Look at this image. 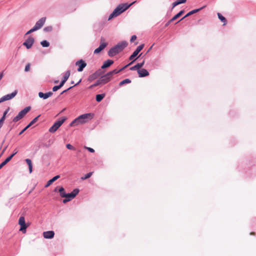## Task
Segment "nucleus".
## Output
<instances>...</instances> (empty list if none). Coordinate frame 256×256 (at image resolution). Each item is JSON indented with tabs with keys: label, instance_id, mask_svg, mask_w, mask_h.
<instances>
[{
	"label": "nucleus",
	"instance_id": "f257e3e1",
	"mask_svg": "<svg viewBox=\"0 0 256 256\" xmlns=\"http://www.w3.org/2000/svg\"><path fill=\"white\" fill-rule=\"evenodd\" d=\"M94 116L92 113L82 114L73 120L70 124V126H74L80 124L86 123L89 120H92Z\"/></svg>",
	"mask_w": 256,
	"mask_h": 256
},
{
	"label": "nucleus",
	"instance_id": "f03ea898",
	"mask_svg": "<svg viewBox=\"0 0 256 256\" xmlns=\"http://www.w3.org/2000/svg\"><path fill=\"white\" fill-rule=\"evenodd\" d=\"M128 44V42L125 40L118 42L116 45L109 50L108 52V56L110 57L114 56L126 48Z\"/></svg>",
	"mask_w": 256,
	"mask_h": 256
},
{
	"label": "nucleus",
	"instance_id": "7ed1b4c3",
	"mask_svg": "<svg viewBox=\"0 0 256 256\" xmlns=\"http://www.w3.org/2000/svg\"><path fill=\"white\" fill-rule=\"evenodd\" d=\"M136 1H134L130 4H119L113 11L117 16H119L123 12L127 10L131 6L136 3Z\"/></svg>",
	"mask_w": 256,
	"mask_h": 256
},
{
	"label": "nucleus",
	"instance_id": "20e7f679",
	"mask_svg": "<svg viewBox=\"0 0 256 256\" xmlns=\"http://www.w3.org/2000/svg\"><path fill=\"white\" fill-rule=\"evenodd\" d=\"M30 109L31 107L30 106H28L24 108L18 112V114L14 118L12 122H16L19 120L22 119L25 116V115L30 110Z\"/></svg>",
	"mask_w": 256,
	"mask_h": 256
},
{
	"label": "nucleus",
	"instance_id": "39448f33",
	"mask_svg": "<svg viewBox=\"0 0 256 256\" xmlns=\"http://www.w3.org/2000/svg\"><path fill=\"white\" fill-rule=\"evenodd\" d=\"M66 120L65 117H62V119L56 121L54 124L49 128L48 131L51 133H54L62 124Z\"/></svg>",
	"mask_w": 256,
	"mask_h": 256
},
{
	"label": "nucleus",
	"instance_id": "423d86ee",
	"mask_svg": "<svg viewBox=\"0 0 256 256\" xmlns=\"http://www.w3.org/2000/svg\"><path fill=\"white\" fill-rule=\"evenodd\" d=\"M144 47V44H142L138 46L136 50L132 52V54L129 57V60L132 61H135L136 58H135L137 56L138 53L142 50Z\"/></svg>",
	"mask_w": 256,
	"mask_h": 256
},
{
	"label": "nucleus",
	"instance_id": "0eeeda50",
	"mask_svg": "<svg viewBox=\"0 0 256 256\" xmlns=\"http://www.w3.org/2000/svg\"><path fill=\"white\" fill-rule=\"evenodd\" d=\"M34 42V38L31 36H30L23 43V45L26 48L30 49L32 48Z\"/></svg>",
	"mask_w": 256,
	"mask_h": 256
},
{
	"label": "nucleus",
	"instance_id": "6e6552de",
	"mask_svg": "<svg viewBox=\"0 0 256 256\" xmlns=\"http://www.w3.org/2000/svg\"><path fill=\"white\" fill-rule=\"evenodd\" d=\"M206 6H204L200 8H196V9H194V10H193L190 12H189L188 13H187L184 17H182L180 20H178V22H176V24L178 23V22H180V21L182 20H184V18H186V17H188L194 14H196V12H199L201 10H202V9H204Z\"/></svg>",
	"mask_w": 256,
	"mask_h": 256
},
{
	"label": "nucleus",
	"instance_id": "1a4fd4ad",
	"mask_svg": "<svg viewBox=\"0 0 256 256\" xmlns=\"http://www.w3.org/2000/svg\"><path fill=\"white\" fill-rule=\"evenodd\" d=\"M104 39L103 38H100V46L96 48L94 50V54H99L102 50H103L106 46H107V43L104 42H102V40H104Z\"/></svg>",
	"mask_w": 256,
	"mask_h": 256
},
{
	"label": "nucleus",
	"instance_id": "9d476101",
	"mask_svg": "<svg viewBox=\"0 0 256 256\" xmlns=\"http://www.w3.org/2000/svg\"><path fill=\"white\" fill-rule=\"evenodd\" d=\"M46 20V17H42L41 18H40L38 21L36 22L34 26V29L36 28V30H38L40 28H42V26L44 25Z\"/></svg>",
	"mask_w": 256,
	"mask_h": 256
},
{
	"label": "nucleus",
	"instance_id": "9b49d317",
	"mask_svg": "<svg viewBox=\"0 0 256 256\" xmlns=\"http://www.w3.org/2000/svg\"><path fill=\"white\" fill-rule=\"evenodd\" d=\"M76 65L78 66V71L79 72H82L84 68L86 66V63L82 59L78 60L76 62Z\"/></svg>",
	"mask_w": 256,
	"mask_h": 256
},
{
	"label": "nucleus",
	"instance_id": "f8f14e48",
	"mask_svg": "<svg viewBox=\"0 0 256 256\" xmlns=\"http://www.w3.org/2000/svg\"><path fill=\"white\" fill-rule=\"evenodd\" d=\"M102 74V72L99 70L95 72L94 74H90L88 78V81L92 82L94 80L98 78L100 76H101Z\"/></svg>",
	"mask_w": 256,
	"mask_h": 256
},
{
	"label": "nucleus",
	"instance_id": "ddd939ff",
	"mask_svg": "<svg viewBox=\"0 0 256 256\" xmlns=\"http://www.w3.org/2000/svg\"><path fill=\"white\" fill-rule=\"evenodd\" d=\"M112 77L110 76L108 72L106 74L102 76L100 78V81L102 84H106L109 82L112 79Z\"/></svg>",
	"mask_w": 256,
	"mask_h": 256
},
{
	"label": "nucleus",
	"instance_id": "4468645a",
	"mask_svg": "<svg viewBox=\"0 0 256 256\" xmlns=\"http://www.w3.org/2000/svg\"><path fill=\"white\" fill-rule=\"evenodd\" d=\"M40 116V115H38L35 118H34L18 134V135L22 134L28 128H29L32 124H35L38 120V118Z\"/></svg>",
	"mask_w": 256,
	"mask_h": 256
},
{
	"label": "nucleus",
	"instance_id": "2eb2a0df",
	"mask_svg": "<svg viewBox=\"0 0 256 256\" xmlns=\"http://www.w3.org/2000/svg\"><path fill=\"white\" fill-rule=\"evenodd\" d=\"M18 152L17 151H16L15 152H13L12 154H10L9 156H8L3 162H2L0 164V170L7 163H8L12 159V158L15 156V154H16Z\"/></svg>",
	"mask_w": 256,
	"mask_h": 256
},
{
	"label": "nucleus",
	"instance_id": "dca6fc26",
	"mask_svg": "<svg viewBox=\"0 0 256 256\" xmlns=\"http://www.w3.org/2000/svg\"><path fill=\"white\" fill-rule=\"evenodd\" d=\"M137 72L138 74V76L140 78L146 77L149 75L148 72L144 68H141L140 70H138Z\"/></svg>",
	"mask_w": 256,
	"mask_h": 256
},
{
	"label": "nucleus",
	"instance_id": "f3484780",
	"mask_svg": "<svg viewBox=\"0 0 256 256\" xmlns=\"http://www.w3.org/2000/svg\"><path fill=\"white\" fill-rule=\"evenodd\" d=\"M54 232L52 230H49L43 232V236L45 238L51 239L54 237Z\"/></svg>",
	"mask_w": 256,
	"mask_h": 256
},
{
	"label": "nucleus",
	"instance_id": "a211bd4d",
	"mask_svg": "<svg viewBox=\"0 0 256 256\" xmlns=\"http://www.w3.org/2000/svg\"><path fill=\"white\" fill-rule=\"evenodd\" d=\"M53 93L52 92H48L44 93L42 92H38V96L40 98H43L44 100H46L49 97L51 96L52 95Z\"/></svg>",
	"mask_w": 256,
	"mask_h": 256
},
{
	"label": "nucleus",
	"instance_id": "6ab92c4d",
	"mask_svg": "<svg viewBox=\"0 0 256 256\" xmlns=\"http://www.w3.org/2000/svg\"><path fill=\"white\" fill-rule=\"evenodd\" d=\"M144 62H145V61H144V60L142 62L138 63L134 66L130 67V70H136L138 71V70L141 69L140 68L144 66Z\"/></svg>",
	"mask_w": 256,
	"mask_h": 256
},
{
	"label": "nucleus",
	"instance_id": "aec40b11",
	"mask_svg": "<svg viewBox=\"0 0 256 256\" xmlns=\"http://www.w3.org/2000/svg\"><path fill=\"white\" fill-rule=\"evenodd\" d=\"M70 71L67 70L65 72V74L63 76V78L60 84L62 86L64 85L65 82L67 81L68 78L70 77Z\"/></svg>",
	"mask_w": 256,
	"mask_h": 256
},
{
	"label": "nucleus",
	"instance_id": "412c9836",
	"mask_svg": "<svg viewBox=\"0 0 256 256\" xmlns=\"http://www.w3.org/2000/svg\"><path fill=\"white\" fill-rule=\"evenodd\" d=\"M114 60H108L104 62L103 64L101 66V68L104 69L107 68H108L112 64H114Z\"/></svg>",
	"mask_w": 256,
	"mask_h": 256
},
{
	"label": "nucleus",
	"instance_id": "4be33fe9",
	"mask_svg": "<svg viewBox=\"0 0 256 256\" xmlns=\"http://www.w3.org/2000/svg\"><path fill=\"white\" fill-rule=\"evenodd\" d=\"M10 107H8L4 112L2 116L0 119V128L2 127L4 122L6 119V115L10 110Z\"/></svg>",
	"mask_w": 256,
	"mask_h": 256
},
{
	"label": "nucleus",
	"instance_id": "5701e85b",
	"mask_svg": "<svg viewBox=\"0 0 256 256\" xmlns=\"http://www.w3.org/2000/svg\"><path fill=\"white\" fill-rule=\"evenodd\" d=\"M60 177V176L59 175H56V176H54L52 178H51L50 180H49L48 181L46 185L45 186V187L46 188V187L49 186L54 182H55L56 180H57Z\"/></svg>",
	"mask_w": 256,
	"mask_h": 256
},
{
	"label": "nucleus",
	"instance_id": "b1692460",
	"mask_svg": "<svg viewBox=\"0 0 256 256\" xmlns=\"http://www.w3.org/2000/svg\"><path fill=\"white\" fill-rule=\"evenodd\" d=\"M17 94L18 91L16 90H15L11 94L5 95L4 96L6 97V100H8L13 98Z\"/></svg>",
	"mask_w": 256,
	"mask_h": 256
},
{
	"label": "nucleus",
	"instance_id": "393cba45",
	"mask_svg": "<svg viewBox=\"0 0 256 256\" xmlns=\"http://www.w3.org/2000/svg\"><path fill=\"white\" fill-rule=\"evenodd\" d=\"M184 10H181L177 14H176L170 20V22H172L174 20H176L177 18H180L184 13Z\"/></svg>",
	"mask_w": 256,
	"mask_h": 256
},
{
	"label": "nucleus",
	"instance_id": "a878e982",
	"mask_svg": "<svg viewBox=\"0 0 256 256\" xmlns=\"http://www.w3.org/2000/svg\"><path fill=\"white\" fill-rule=\"evenodd\" d=\"M218 16L220 20L224 22V26L226 25L227 22L226 19L224 16L220 13L218 12Z\"/></svg>",
	"mask_w": 256,
	"mask_h": 256
},
{
	"label": "nucleus",
	"instance_id": "bb28decb",
	"mask_svg": "<svg viewBox=\"0 0 256 256\" xmlns=\"http://www.w3.org/2000/svg\"><path fill=\"white\" fill-rule=\"evenodd\" d=\"M25 160L26 164H28L30 173H32V160L29 158H26Z\"/></svg>",
	"mask_w": 256,
	"mask_h": 256
},
{
	"label": "nucleus",
	"instance_id": "cd10ccee",
	"mask_svg": "<svg viewBox=\"0 0 256 256\" xmlns=\"http://www.w3.org/2000/svg\"><path fill=\"white\" fill-rule=\"evenodd\" d=\"M58 192L61 197L64 198V196H66V193L65 192L64 188L62 186H60L58 188Z\"/></svg>",
	"mask_w": 256,
	"mask_h": 256
},
{
	"label": "nucleus",
	"instance_id": "c85d7f7f",
	"mask_svg": "<svg viewBox=\"0 0 256 256\" xmlns=\"http://www.w3.org/2000/svg\"><path fill=\"white\" fill-rule=\"evenodd\" d=\"M104 96H105L104 94H96V101L98 102H101L102 100L104 98Z\"/></svg>",
	"mask_w": 256,
	"mask_h": 256
},
{
	"label": "nucleus",
	"instance_id": "c756f323",
	"mask_svg": "<svg viewBox=\"0 0 256 256\" xmlns=\"http://www.w3.org/2000/svg\"><path fill=\"white\" fill-rule=\"evenodd\" d=\"M131 82V80L129 78H126L124 80H123L121 81L120 83H119V86H122L123 85L125 84H130Z\"/></svg>",
	"mask_w": 256,
	"mask_h": 256
},
{
	"label": "nucleus",
	"instance_id": "7c9ffc66",
	"mask_svg": "<svg viewBox=\"0 0 256 256\" xmlns=\"http://www.w3.org/2000/svg\"><path fill=\"white\" fill-rule=\"evenodd\" d=\"M18 224L20 226L26 224L25 222L24 217L23 216H21L18 220Z\"/></svg>",
	"mask_w": 256,
	"mask_h": 256
},
{
	"label": "nucleus",
	"instance_id": "2f4dec72",
	"mask_svg": "<svg viewBox=\"0 0 256 256\" xmlns=\"http://www.w3.org/2000/svg\"><path fill=\"white\" fill-rule=\"evenodd\" d=\"M40 44L42 47L47 48L50 46V42L46 40H44L40 42Z\"/></svg>",
	"mask_w": 256,
	"mask_h": 256
},
{
	"label": "nucleus",
	"instance_id": "473e14b6",
	"mask_svg": "<svg viewBox=\"0 0 256 256\" xmlns=\"http://www.w3.org/2000/svg\"><path fill=\"white\" fill-rule=\"evenodd\" d=\"M28 224L20 226V231H22L23 233L26 232V229L28 227Z\"/></svg>",
	"mask_w": 256,
	"mask_h": 256
},
{
	"label": "nucleus",
	"instance_id": "72a5a7b5",
	"mask_svg": "<svg viewBox=\"0 0 256 256\" xmlns=\"http://www.w3.org/2000/svg\"><path fill=\"white\" fill-rule=\"evenodd\" d=\"M100 84H102L100 81V80H98L94 84H92L91 86H90L89 88H92L94 87H96V86H97Z\"/></svg>",
	"mask_w": 256,
	"mask_h": 256
},
{
	"label": "nucleus",
	"instance_id": "f704fd0d",
	"mask_svg": "<svg viewBox=\"0 0 256 256\" xmlns=\"http://www.w3.org/2000/svg\"><path fill=\"white\" fill-rule=\"evenodd\" d=\"M120 72L119 70H117L116 69L112 71L108 72L110 76L112 78V76L115 74H117Z\"/></svg>",
	"mask_w": 256,
	"mask_h": 256
},
{
	"label": "nucleus",
	"instance_id": "c9c22d12",
	"mask_svg": "<svg viewBox=\"0 0 256 256\" xmlns=\"http://www.w3.org/2000/svg\"><path fill=\"white\" fill-rule=\"evenodd\" d=\"M52 26H46L44 28V32H50L52 30Z\"/></svg>",
	"mask_w": 256,
	"mask_h": 256
},
{
	"label": "nucleus",
	"instance_id": "e433bc0d",
	"mask_svg": "<svg viewBox=\"0 0 256 256\" xmlns=\"http://www.w3.org/2000/svg\"><path fill=\"white\" fill-rule=\"evenodd\" d=\"M80 192V190L78 188H75L74 189L72 192L71 193L72 194V196H74V198L76 195L78 194Z\"/></svg>",
	"mask_w": 256,
	"mask_h": 256
},
{
	"label": "nucleus",
	"instance_id": "4c0bfd02",
	"mask_svg": "<svg viewBox=\"0 0 256 256\" xmlns=\"http://www.w3.org/2000/svg\"><path fill=\"white\" fill-rule=\"evenodd\" d=\"M92 172H90L86 174L84 176V177H82V180L88 179V178H90L92 176Z\"/></svg>",
	"mask_w": 256,
	"mask_h": 256
},
{
	"label": "nucleus",
	"instance_id": "58836bf2",
	"mask_svg": "<svg viewBox=\"0 0 256 256\" xmlns=\"http://www.w3.org/2000/svg\"><path fill=\"white\" fill-rule=\"evenodd\" d=\"M64 198L70 199V200H71L72 199L74 198L72 196V194L71 192L68 193V194L66 193V196H64Z\"/></svg>",
	"mask_w": 256,
	"mask_h": 256
},
{
	"label": "nucleus",
	"instance_id": "ea45409f",
	"mask_svg": "<svg viewBox=\"0 0 256 256\" xmlns=\"http://www.w3.org/2000/svg\"><path fill=\"white\" fill-rule=\"evenodd\" d=\"M62 87V86L59 84L58 85V86H54L53 88H52V91L53 92H56L58 90L60 89Z\"/></svg>",
	"mask_w": 256,
	"mask_h": 256
},
{
	"label": "nucleus",
	"instance_id": "a19ab883",
	"mask_svg": "<svg viewBox=\"0 0 256 256\" xmlns=\"http://www.w3.org/2000/svg\"><path fill=\"white\" fill-rule=\"evenodd\" d=\"M66 148L70 150H76L75 148L70 144H66Z\"/></svg>",
	"mask_w": 256,
	"mask_h": 256
},
{
	"label": "nucleus",
	"instance_id": "79ce46f5",
	"mask_svg": "<svg viewBox=\"0 0 256 256\" xmlns=\"http://www.w3.org/2000/svg\"><path fill=\"white\" fill-rule=\"evenodd\" d=\"M36 30H37L36 28L34 29V28L33 27L32 28H31L30 30L26 32V35L29 34Z\"/></svg>",
	"mask_w": 256,
	"mask_h": 256
},
{
	"label": "nucleus",
	"instance_id": "37998d69",
	"mask_svg": "<svg viewBox=\"0 0 256 256\" xmlns=\"http://www.w3.org/2000/svg\"><path fill=\"white\" fill-rule=\"evenodd\" d=\"M134 62V61H132L130 63H129L128 64L126 65L125 66H124V67L122 68H120L119 70V71L120 72L122 71L123 70H124L126 68H127L128 66H130V64H132V63Z\"/></svg>",
	"mask_w": 256,
	"mask_h": 256
},
{
	"label": "nucleus",
	"instance_id": "c03bdc74",
	"mask_svg": "<svg viewBox=\"0 0 256 256\" xmlns=\"http://www.w3.org/2000/svg\"><path fill=\"white\" fill-rule=\"evenodd\" d=\"M116 16L115 14V13L112 12V13L110 14V15L109 16L108 18V20H112L113 18H114Z\"/></svg>",
	"mask_w": 256,
	"mask_h": 256
},
{
	"label": "nucleus",
	"instance_id": "a18cd8bd",
	"mask_svg": "<svg viewBox=\"0 0 256 256\" xmlns=\"http://www.w3.org/2000/svg\"><path fill=\"white\" fill-rule=\"evenodd\" d=\"M30 64H28L25 67L24 71L26 72H27L30 70Z\"/></svg>",
	"mask_w": 256,
	"mask_h": 256
},
{
	"label": "nucleus",
	"instance_id": "49530a36",
	"mask_svg": "<svg viewBox=\"0 0 256 256\" xmlns=\"http://www.w3.org/2000/svg\"><path fill=\"white\" fill-rule=\"evenodd\" d=\"M85 148H86L88 152H94V149H93L92 148H90V147H86V146H85L84 147Z\"/></svg>",
	"mask_w": 256,
	"mask_h": 256
},
{
	"label": "nucleus",
	"instance_id": "de8ad7c7",
	"mask_svg": "<svg viewBox=\"0 0 256 256\" xmlns=\"http://www.w3.org/2000/svg\"><path fill=\"white\" fill-rule=\"evenodd\" d=\"M178 5L182 4H184L186 2V0H176Z\"/></svg>",
	"mask_w": 256,
	"mask_h": 256
},
{
	"label": "nucleus",
	"instance_id": "09e8293b",
	"mask_svg": "<svg viewBox=\"0 0 256 256\" xmlns=\"http://www.w3.org/2000/svg\"><path fill=\"white\" fill-rule=\"evenodd\" d=\"M74 86H70V88H67L66 90H64V91H62L61 93H60V94H63L66 92H68V90H70L72 89V88H74Z\"/></svg>",
	"mask_w": 256,
	"mask_h": 256
},
{
	"label": "nucleus",
	"instance_id": "8fccbe9b",
	"mask_svg": "<svg viewBox=\"0 0 256 256\" xmlns=\"http://www.w3.org/2000/svg\"><path fill=\"white\" fill-rule=\"evenodd\" d=\"M136 39V35H133L132 36V37L130 38V42H132L134 40H135Z\"/></svg>",
	"mask_w": 256,
	"mask_h": 256
},
{
	"label": "nucleus",
	"instance_id": "3c124183",
	"mask_svg": "<svg viewBox=\"0 0 256 256\" xmlns=\"http://www.w3.org/2000/svg\"><path fill=\"white\" fill-rule=\"evenodd\" d=\"M69 201H70V199H68V198H65L63 200L62 202H63V203L66 204Z\"/></svg>",
	"mask_w": 256,
	"mask_h": 256
},
{
	"label": "nucleus",
	"instance_id": "603ef678",
	"mask_svg": "<svg viewBox=\"0 0 256 256\" xmlns=\"http://www.w3.org/2000/svg\"><path fill=\"white\" fill-rule=\"evenodd\" d=\"M172 5V8H174L175 6H176L178 5L177 2L176 1L174 2H173Z\"/></svg>",
	"mask_w": 256,
	"mask_h": 256
},
{
	"label": "nucleus",
	"instance_id": "864d4df0",
	"mask_svg": "<svg viewBox=\"0 0 256 256\" xmlns=\"http://www.w3.org/2000/svg\"><path fill=\"white\" fill-rule=\"evenodd\" d=\"M153 46H154V44H152V46H151L148 48V50H147V52H146V54H148V52H149L152 49V48Z\"/></svg>",
	"mask_w": 256,
	"mask_h": 256
},
{
	"label": "nucleus",
	"instance_id": "5fc2aeb1",
	"mask_svg": "<svg viewBox=\"0 0 256 256\" xmlns=\"http://www.w3.org/2000/svg\"><path fill=\"white\" fill-rule=\"evenodd\" d=\"M6 97H5L4 96L1 98V99H2V102L6 100Z\"/></svg>",
	"mask_w": 256,
	"mask_h": 256
},
{
	"label": "nucleus",
	"instance_id": "6e6d98bb",
	"mask_svg": "<svg viewBox=\"0 0 256 256\" xmlns=\"http://www.w3.org/2000/svg\"><path fill=\"white\" fill-rule=\"evenodd\" d=\"M81 82H82V79H80L79 80V81H78V82L74 86H78V84H79Z\"/></svg>",
	"mask_w": 256,
	"mask_h": 256
},
{
	"label": "nucleus",
	"instance_id": "4d7b16f0",
	"mask_svg": "<svg viewBox=\"0 0 256 256\" xmlns=\"http://www.w3.org/2000/svg\"><path fill=\"white\" fill-rule=\"evenodd\" d=\"M4 76V74H3V72H1L0 73V80H2V78Z\"/></svg>",
	"mask_w": 256,
	"mask_h": 256
},
{
	"label": "nucleus",
	"instance_id": "13d9d810",
	"mask_svg": "<svg viewBox=\"0 0 256 256\" xmlns=\"http://www.w3.org/2000/svg\"><path fill=\"white\" fill-rule=\"evenodd\" d=\"M60 188V187H58V186L56 187V188H55V189L54 190V191L55 192H58V188Z\"/></svg>",
	"mask_w": 256,
	"mask_h": 256
},
{
	"label": "nucleus",
	"instance_id": "bf43d9fd",
	"mask_svg": "<svg viewBox=\"0 0 256 256\" xmlns=\"http://www.w3.org/2000/svg\"><path fill=\"white\" fill-rule=\"evenodd\" d=\"M7 148H8V146H6L5 148H4V150H2V153H3V152L6 150Z\"/></svg>",
	"mask_w": 256,
	"mask_h": 256
},
{
	"label": "nucleus",
	"instance_id": "052dcab7",
	"mask_svg": "<svg viewBox=\"0 0 256 256\" xmlns=\"http://www.w3.org/2000/svg\"><path fill=\"white\" fill-rule=\"evenodd\" d=\"M171 22H170V20L166 24V26H167L169 25V24Z\"/></svg>",
	"mask_w": 256,
	"mask_h": 256
},
{
	"label": "nucleus",
	"instance_id": "680f3d73",
	"mask_svg": "<svg viewBox=\"0 0 256 256\" xmlns=\"http://www.w3.org/2000/svg\"><path fill=\"white\" fill-rule=\"evenodd\" d=\"M250 235L254 236L255 235V232H251L250 233Z\"/></svg>",
	"mask_w": 256,
	"mask_h": 256
},
{
	"label": "nucleus",
	"instance_id": "e2e57ef3",
	"mask_svg": "<svg viewBox=\"0 0 256 256\" xmlns=\"http://www.w3.org/2000/svg\"><path fill=\"white\" fill-rule=\"evenodd\" d=\"M58 80H55V81L54 82L55 84H57V83H58Z\"/></svg>",
	"mask_w": 256,
	"mask_h": 256
},
{
	"label": "nucleus",
	"instance_id": "0e129e2a",
	"mask_svg": "<svg viewBox=\"0 0 256 256\" xmlns=\"http://www.w3.org/2000/svg\"><path fill=\"white\" fill-rule=\"evenodd\" d=\"M2 102V99H1V98H0V103H1Z\"/></svg>",
	"mask_w": 256,
	"mask_h": 256
},
{
	"label": "nucleus",
	"instance_id": "69168bd1",
	"mask_svg": "<svg viewBox=\"0 0 256 256\" xmlns=\"http://www.w3.org/2000/svg\"><path fill=\"white\" fill-rule=\"evenodd\" d=\"M71 84H74V81H72V82H71Z\"/></svg>",
	"mask_w": 256,
	"mask_h": 256
},
{
	"label": "nucleus",
	"instance_id": "338daca9",
	"mask_svg": "<svg viewBox=\"0 0 256 256\" xmlns=\"http://www.w3.org/2000/svg\"><path fill=\"white\" fill-rule=\"evenodd\" d=\"M142 53L140 54L138 57H140L142 55Z\"/></svg>",
	"mask_w": 256,
	"mask_h": 256
},
{
	"label": "nucleus",
	"instance_id": "774afa93",
	"mask_svg": "<svg viewBox=\"0 0 256 256\" xmlns=\"http://www.w3.org/2000/svg\"><path fill=\"white\" fill-rule=\"evenodd\" d=\"M32 190H30V192H29V194H30V192H32Z\"/></svg>",
	"mask_w": 256,
	"mask_h": 256
}]
</instances>
